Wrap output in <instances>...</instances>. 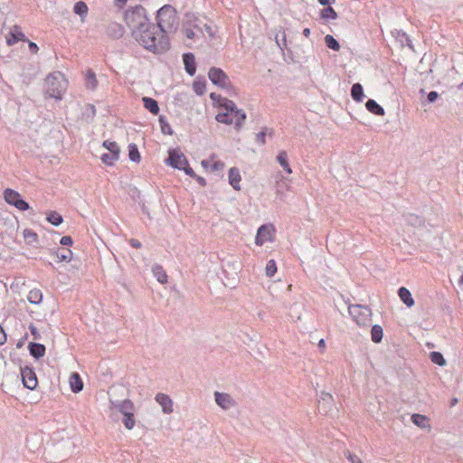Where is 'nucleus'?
Returning a JSON list of instances; mask_svg holds the SVG:
<instances>
[{
  "mask_svg": "<svg viewBox=\"0 0 463 463\" xmlns=\"http://www.w3.org/2000/svg\"><path fill=\"white\" fill-rule=\"evenodd\" d=\"M325 44L328 49L335 52L339 51L341 47L338 41L331 34H326L325 36Z\"/></svg>",
  "mask_w": 463,
  "mask_h": 463,
  "instance_id": "nucleus-41",
  "label": "nucleus"
},
{
  "mask_svg": "<svg viewBox=\"0 0 463 463\" xmlns=\"http://www.w3.org/2000/svg\"><path fill=\"white\" fill-rule=\"evenodd\" d=\"M322 399L324 401L332 400V395L328 392H322Z\"/></svg>",
  "mask_w": 463,
  "mask_h": 463,
  "instance_id": "nucleus-64",
  "label": "nucleus"
},
{
  "mask_svg": "<svg viewBox=\"0 0 463 463\" xmlns=\"http://www.w3.org/2000/svg\"><path fill=\"white\" fill-rule=\"evenodd\" d=\"M153 32L156 33V42L159 38H165L170 45L167 31L175 29L178 24L176 10L171 5H165L159 8L156 16Z\"/></svg>",
  "mask_w": 463,
  "mask_h": 463,
  "instance_id": "nucleus-2",
  "label": "nucleus"
},
{
  "mask_svg": "<svg viewBox=\"0 0 463 463\" xmlns=\"http://www.w3.org/2000/svg\"><path fill=\"white\" fill-rule=\"evenodd\" d=\"M128 243L130 246H132L133 248H136V249H140L142 247L141 242L138 240L134 239V238H131L130 240H128Z\"/></svg>",
  "mask_w": 463,
  "mask_h": 463,
  "instance_id": "nucleus-55",
  "label": "nucleus"
},
{
  "mask_svg": "<svg viewBox=\"0 0 463 463\" xmlns=\"http://www.w3.org/2000/svg\"><path fill=\"white\" fill-rule=\"evenodd\" d=\"M102 146L108 149L110 152H120V148L118 146V145L117 144V142L115 141H110V140H105L103 141V144Z\"/></svg>",
  "mask_w": 463,
  "mask_h": 463,
  "instance_id": "nucleus-47",
  "label": "nucleus"
},
{
  "mask_svg": "<svg viewBox=\"0 0 463 463\" xmlns=\"http://www.w3.org/2000/svg\"><path fill=\"white\" fill-rule=\"evenodd\" d=\"M20 373L25 388L34 390L38 386L37 375L32 364L22 365L20 364Z\"/></svg>",
  "mask_w": 463,
  "mask_h": 463,
  "instance_id": "nucleus-7",
  "label": "nucleus"
},
{
  "mask_svg": "<svg viewBox=\"0 0 463 463\" xmlns=\"http://www.w3.org/2000/svg\"><path fill=\"white\" fill-rule=\"evenodd\" d=\"M383 337V330L380 325H373L371 328V339L373 343L379 344Z\"/></svg>",
  "mask_w": 463,
  "mask_h": 463,
  "instance_id": "nucleus-28",
  "label": "nucleus"
},
{
  "mask_svg": "<svg viewBox=\"0 0 463 463\" xmlns=\"http://www.w3.org/2000/svg\"><path fill=\"white\" fill-rule=\"evenodd\" d=\"M7 336L4 328L0 326V345L6 342Z\"/></svg>",
  "mask_w": 463,
  "mask_h": 463,
  "instance_id": "nucleus-57",
  "label": "nucleus"
},
{
  "mask_svg": "<svg viewBox=\"0 0 463 463\" xmlns=\"http://www.w3.org/2000/svg\"><path fill=\"white\" fill-rule=\"evenodd\" d=\"M65 90L64 80L60 72L50 73L45 79V95L55 99H61Z\"/></svg>",
  "mask_w": 463,
  "mask_h": 463,
  "instance_id": "nucleus-4",
  "label": "nucleus"
},
{
  "mask_svg": "<svg viewBox=\"0 0 463 463\" xmlns=\"http://www.w3.org/2000/svg\"><path fill=\"white\" fill-rule=\"evenodd\" d=\"M85 84H86V87L89 90H95L97 88L98 80H97V78H96V74L90 69L88 70V71H87V74H86V77H85Z\"/></svg>",
  "mask_w": 463,
  "mask_h": 463,
  "instance_id": "nucleus-33",
  "label": "nucleus"
},
{
  "mask_svg": "<svg viewBox=\"0 0 463 463\" xmlns=\"http://www.w3.org/2000/svg\"><path fill=\"white\" fill-rule=\"evenodd\" d=\"M411 420L413 424L420 427V429H425L426 427L430 428L429 418L426 415L420 413H413L411 417Z\"/></svg>",
  "mask_w": 463,
  "mask_h": 463,
  "instance_id": "nucleus-25",
  "label": "nucleus"
},
{
  "mask_svg": "<svg viewBox=\"0 0 463 463\" xmlns=\"http://www.w3.org/2000/svg\"><path fill=\"white\" fill-rule=\"evenodd\" d=\"M60 243L63 246H72L73 240L71 236L65 235V236L61 237Z\"/></svg>",
  "mask_w": 463,
  "mask_h": 463,
  "instance_id": "nucleus-53",
  "label": "nucleus"
},
{
  "mask_svg": "<svg viewBox=\"0 0 463 463\" xmlns=\"http://www.w3.org/2000/svg\"><path fill=\"white\" fill-rule=\"evenodd\" d=\"M134 411H130L125 414H122L123 415L122 422H123L124 426L126 427V429H128V430H132L136 424Z\"/></svg>",
  "mask_w": 463,
  "mask_h": 463,
  "instance_id": "nucleus-38",
  "label": "nucleus"
},
{
  "mask_svg": "<svg viewBox=\"0 0 463 463\" xmlns=\"http://www.w3.org/2000/svg\"><path fill=\"white\" fill-rule=\"evenodd\" d=\"M186 156L181 152V150L176 148H170L168 150V156L165 159V165L175 168L181 170L185 165H187Z\"/></svg>",
  "mask_w": 463,
  "mask_h": 463,
  "instance_id": "nucleus-9",
  "label": "nucleus"
},
{
  "mask_svg": "<svg viewBox=\"0 0 463 463\" xmlns=\"http://www.w3.org/2000/svg\"><path fill=\"white\" fill-rule=\"evenodd\" d=\"M155 400L162 407V411L165 414L173 411V401L169 395L159 392L156 395Z\"/></svg>",
  "mask_w": 463,
  "mask_h": 463,
  "instance_id": "nucleus-13",
  "label": "nucleus"
},
{
  "mask_svg": "<svg viewBox=\"0 0 463 463\" xmlns=\"http://www.w3.org/2000/svg\"><path fill=\"white\" fill-rule=\"evenodd\" d=\"M88 5L83 1H78L74 4L73 11L76 14L80 15L81 18L85 17L88 14Z\"/></svg>",
  "mask_w": 463,
  "mask_h": 463,
  "instance_id": "nucleus-40",
  "label": "nucleus"
},
{
  "mask_svg": "<svg viewBox=\"0 0 463 463\" xmlns=\"http://www.w3.org/2000/svg\"><path fill=\"white\" fill-rule=\"evenodd\" d=\"M128 157L130 161L138 163L141 160V156L138 151V147L135 143H130L128 145Z\"/></svg>",
  "mask_w": 463,
  "mask_h": 463,
  "instance_id": "nucleus-35",
  "label": "nucleus"
},
{
  "mask_svg": "<svg viewBox=\"0 0 463 463\" xmlns=\"http://www.w3.org/2000/svg\"><path fill=\"white\" fill-rule=\"evenodd\" d=\"M224 111L215 116V120L225 125H232L235 118L234 128L237 131L241 130L244 124L247 115L241 109H238L234 101L224 102Z\"/></svg>",
  "mask_w": 463,
  "mask_h": 463,
  "instance_id": "nucleus-3",
  "label": "nucleus"
},
{
  "mask_svg": "<svg viewBox=\"0 0 463 463\" xmlns=\"http://www.w3.org/2000/svg\"><path fill=\"white\" fill-rule=\"evenodd\" d=\"M278 163L282 166L284 171L288 174L292 173V169L288 164V154L285 150L280 151L277 156Z\"/></svg>",
  "mask_w": 463,
  "mask_h": 463,
  "instance_id": "nucleus-26",
  "label": "nucleus"
},
{
  "mask_svg": "<svg viewBox=\"0 0 463 463\" xmlns=\"http://www.w3.org/2000/svg\"><path fill=\"white\" fill-rule=\"evenodd\" d=\"M194 179L201 185V186H206L207 182L205 178L196 175V176L194 177Z\"/></svg>",
  "mask_w": 463,
  "mask_h": 463,
  "instance_id": "nucleus-58",
  "label": "nucleus"
},
{
  "mask_svg": "<svg viewBox=\"0 0 463 463\" xmlns=\"http://www.w3.org/2000/svg\"><path fill=\"white\" fill-rule=\"evenodd\" d=\"M29 330H30L32 335L33 336L34 340H40L42 338V335H41L39 330L33 323L30 324Z\"/></svg>",
  "mask_w": 463,
  "mask_h": 463,
  "instance_id": "nucleus-49",
  "label": "nucleus"
},
{
  "mask_svg": "<svg viewBox=\"0 0 463 463\" xmlns=\"http://www.w3.org/2000/svg\"><path fill=\"white\" fill-rule=\"evenodd\" d=\"M70 387L72 392L79 393L83 389V381L78 373H72L70 376Z\"/></svg>",
  "mask_w": 463,
  "mask_h": 463,
  "instance_id": "nucleus-18",
  "label": "nucleus"
},
{
  "mask_svg": "<svg viewBox=\"0 0 463 463\" xmlns=\"http://www.w3.org/2000/svg\"><path fill=\"white\" fill-rule=\"evenodd\" d=\"M394 34V33H392ZM395 38L397 41L401 43L402 46H408L409 48L413 50V45L411 43V40L410 39V36L403 31H396L395 32Z\"/></svg>",
  "mask_w": 463,
  "mask_h": 463,
  "instance_id": "nucleus-29",
  "label": "nucleus"
},
{
  "mask_svg": "<svg viewBox=\"0 0 463 463\" xmlns=\"http://www.w3.org/2000/svg\"><path fill=\"white\" fill-rule=\"evenodd\" d=\"M28 337V335L25 334L16 344V348L20 349L23 347V345H24V342L26 341Z\"/></svg>",
  "mask_w": 463,
  "mask_h": 463,
  "instance_id": "nucleus-61",
  "label": "nucleus"
},
{
  "mask_svg": "<svg viewBox=\"0 0 463 463\" xmlns=\"http://www.w3.org/2000/svg\"><path fill=\"white\" fill-rule=\"evenodd\" d=\"M225 165L222 161H216L212 165V171H222L223 170Z\"/></svg>",
  "mask_w": 463,
  "mask_h": 463,
  "instance_id": "nucleus-54",
  "label": "nucleus"
},
{
  "mask_svg": "<svg viewBox=\"0 0 463 463\" xmlns=\"http://www.w3.org/2000/svg\"><path fill=\"white\" fill-rule=\"evenodd\" d=\"M276 272H277L276 261L274 260H269L267 262L266 269H265L266 276L271 278L275 275Z\"/></svg>",
  "mask_w": 463,
  "mask_h": 463,
  "instance_id": "nucleus-45",
  "label": "nucleus"
},
{
  "mask_svg": "<svg viewBox=\"0 0 463 463\" xmlns=\"http://www.w3.org/2000/svg\"><path fill=\"white\" fill-rule=\"evenodd\" d=\"M4 199L8 204L14 206L20 211L24 212L30 209L29 203L14 189L6 188L4 191Z\"/></svg>",
  "mask_w": 463,
  "mask_h": 463,
  "instance_id": "nucleus-8",
  "label": "nucleus"
},
{
  "mask_svg": "<svg viewBox=\"0 0 463 463\" xmlns=\"http://www.w3.org/2000/svg\"><path fill=\"white\" fill-rule=\"evenodd\" d=\"M348 313L358 326H367L372 321V310L364 305H349Z\"/></svg>",
  "mask_w": 463,
  "mask_h": 463,
  "instance_id": "nucleus-5",
  "label": "nucleus"
},
{
  "mask_svg": "<svg viewBox=\"0 0 463 463\" xmlns=\"http://www.w3.org/2000/svg\"><path fill=\"white\" fill-rule=\"evenodd\" d=\"M181 170H183L185 173V175L192 178L196 176V174L194 171V169L190 166L189 162H187V165H185V166H184Z\"/></svg>",
  "mask_w": 463,
  "mask_h": 463,
  "instance_id": "nucleus-52",
  "label": "nucleus"
},
{
  "mask_svg": "<svg viewBox=\"0 0 463 463\" xmlns=\"http://www.w3.org/2000/svg\"><path fill=\"white\" fill-rule=\"evenodd\" d=\"M27 299L31 304L38 305L43 300V293L38 288H33L30 290Z\"/></svg>",
  "mask_w": 463,
  "mask_h": 463,
  "instance_id": "nucleus-34",
  "label": "nucleus"
},
{
  "mask_svg": "<svg viewBox=\"0 0 463 463\" xmlns=\"http://www.w3.org/2000/svg\"><path fill=\"white\" fill-rule=\"evenodd\" d=\"M317 1L321 5H324L325 7L331 6L332 5H334L335 3V0H317Z\"/></svg>",
  "mask_w": 463,
  "mask_h": 463,
  "instance_id": "nucleus-60",
  "label": "nucleus"
},
{
  "mask_svg": "<svg viewBox=\"0 0 463 463\" xmlns=\"http://www.w3.org/2000/svg\"><path fill=\"white\" fill-rule=\"evenodd\" d=\"M274 134L273 129H269L267 127L262 128V129L257 134L256 141L260 145H264L266 143V136L269 135L272 137Z\"/></svg>",
  "mask_w": 463,
  "mask_h": 463,
  "instance_id": "nucleus-42",
  "label": "nucleus"
},
{
  "mask_svg": "<svg viewBox=\"0 0 463 463\" xmlns=\"http://www.w3.org/2000/svg\"><path fill=\"white\" fill-rule=\"evenodd\" d=\"M351 97L356 102H362L364 98V88L361 83L356 82L351 87Z\"/></svg>",
  "mask_w": 463,
  "mask_h": 463,
  "instance_id": "nucleus-23",
  "label": "nucleus"
},
{
  "mask_svg": "<svg viewBox=\"0 0 463 463\" xmlns=\"http://www.w3.org/2000/svg\"><path fill=\"white\" fill-rule=\"evenodd\" d=\"M110 409L116 410L121 414H125L130 411H135L134 403L129 399L124 401L119 400H109Z\"/></svg>",
  "mask_w": 463,
  "mask_h": 463,
  "instance_id": "nucleus-10",
  "label": "nucleus"
},
{
  "mask_svg": "<svg viewBox=\"0 0 463 463\" xmlns=\"http://www.w3.org/2000/svg\"><path fill=\"white\" fill-rule=\"evenodd\" d=\"M85 115L87 118H93L96 115L95 106L92 104H88L86 107Z\"/></svg>",
  "mask_w": 463,
  "mask_h": 463,
  "instance_id": "nucleus-50",
  "label": "nucleus"
},
{
  "mask_svg": "<svg viewBox=\"0 0 463 463\" xmlns=\"http://www.w3.org/2000/svg\"><path fill=\"white\" fill-rule=\"evenodd\" d=\"M119 153L120 152L104 153L101 156L100 159L103 164L107 165H112L114 162L119 158Z\"/></svg>",
  "mask_w": 463,
  "mask_h": 463,
  "instance_id": "nucleus-39",
  "label": "nucleus"
},
{
  "mask_svg": "<svg viewBox=\"0 0 463 463\" xmlns=\"http://www.w3.org/2000/svg\"><path fill=\"white\" fill-rule=\"evenodd\" d=\"M152 272L154 276L156 278L157 281L161 284H165L167 282V275L162 266L156 264L152 268Z\"/></svg>",
  "mask_w": 463,
  "mask_h": 463,
  "instance_id": "nucleus-27",
  "label": "nucleus"
},
{
  "mask_svg": "<svg viewBox=\"0 0 463 463\" xmlns=\"http://www.w3.org/2000/svg\"><path fill=\"white\" fill-rule=\"evenodd\" d=\"M184 33L185 37L188 39H194L195 36L194 32L193 31V29H190V28L185 29Z\"/></svg>",
  "mask_w": 463,
  "mask_h": 463,
  "instance_id": "nucleus-59",
  "label": "nucleus"
},
{
  "mask_svg": "<svg viewBox=\"0 0 463 463\" xmlns=\"http://www.w3.org/2000/svg\"><path fill=\"white\" fill-rule=\"evenodd\" d=\"M125 33L124 27L117 23L110 24L107 28V33L109 36L113 37L115 39H119L123 36Z\"/></svg>",
  "mask_w": 463,
  "mask_h": 463,
  "instance_id": "nucleus-21",
  "label": "nucleus"
},
{
  "mask_svg": "<svg viewBox=\"0 0 463 463\" xmlns=\"http://www.w3.org/2000/svg\"><path fill=\"white\" fill-rule=\"evenodd\" d=\"M228 178L229 184L232 185V187L236 191H240V182L241 180L240 170L235 166L231 167L229 169Z\"/></svg>",
  "mask_w": 463,
  "mask_h": 463,
  "instance_id": "nucleus-17",
  "label": "nucleus"
},
{
  "mask_svg": "<svg viewBox=\"0 0 463 463\" xmlns=\"http://www.w3.org/2000/svg\"><path fill=\"white\" fill-rule=\"evenodd\" d=\"M320 17L326 21L335 20L338 18V14L332 6L324 7L320 11Z\"/></svg>",
  "mask_w": 463,
  "mask_h": 463,
  "instance_id": "nucleus-32",
  "label": "nucleus"
},
{
  "mask_svg": "<svg viewBox=\"0 0 463 463\" xmlns=\"http://www.w3.org/2000/svg\"><path fill=\"white\" fill-rule=\"evenodd\" d=\"M211 100L213 103L214 107H217L220 109H222L224 111V102L225 101H232V99H229L227 98L222 97L220 94H217L215 92H212L209 95Z\"/></svg>",
  "mask_w": 463,
  "mask_h": 463,
  "instance_id": "nucleus-31",
  "label": "nucleus"
},
{
  "mask_svg": "<svg viewBox=\"0 0 463 463\" xmlns=\"http://www.w3.org/2000/svg\"><path fill=\"white\" fill-rule=\"evenodd\" d=\"M19 41H28L25 35L20 30L18 25H14L6 37V43L8 46H12L17 43Z\"/></svg>",
  "mask_w": 463,
  "mask_h": 463,
  "instance_id": "nucleus-14",
  "label": "nucleus"
},
{
  "mask_svg": "<svg viewBox=\"0 0 463 463\" xmlns=\"http://www.w3.org/2000/svg\"><path fill=\"white\" fill-rule=\"evenodd\" d=\"M209 80L221 89L233 90V86L223 70L218 67H211L208 71Z\"/></svg>",
  "mask_w": 463,
  "mask_h": 463,
  "instance_id": "nucleus-6",
  "label": "nucleus"
},
{
  "mask_svg": "<svg viewBox=\"0 0 463 463\" xmlns=\"http://www.w3.org/2000/svg\"><path fill=\"white\" fill-rule=\"evenodd\" d=\"M439 97V93L435 90H432L427 94V102L428 103H434L438 98Z\"/></svg>",
  "mask_w": 463,
  "mask_h": 463,
  "instance_id": "nucleus-51",
  "label": "nucleus"
},
{
  "mask_svg": "<svg viewBox=\"0 0 463 463\" xmlns=\"http://www.w3.org/2000/svg\"><path fill=\"white\" fill-rule=\"evenodd\" d=\"M46 220L52 223L53 226H59L60 224L62 223L63 222V218L61 216V214H60L58 212L56 211H50L48 213H47V217H46Z\"/></svg>",
  "mask_w": 463,
  "mask_h": 463,
  "instance_id": "nucleus-37",
  "label": "nucleus"
},
{
  "mask_svg": "<svg viewBox=\"0 0 463 463\" xmlns=\"http://www.w3.org/2000/svg\"><path fill=\"white\" fill-rule=\"evenodd\" d=\"M28 48L32 53H36L39 51L38 45L33 42L28 41Z\"/></svg>",
  "mask_w": 463,
  "mask_h": 463,
  "instance_id": "nucleus-56",
  "label": "nucleus"
},
{
  "mask_svg": "<svg viewBox=\"0 0 463 463\" xmlns=\"http://www.w3.org/2000/svg\"><path fill=\"white\" fill-rule=\"evenodd\" d=\"M140 204H141V211H142V213L144 214H146L149 219H151L148 208L146 206V204L144 203H142Z\"/></svg>",
  "mask_w": 463,
  "mask_h": 463,
  "instance_id": "nucleus-62",
  "label": "nucleus"
},
{
  "mask_svg": "<svg viewBox=\"0 0 463 463\" xmlns=\"http://www.w3.org/2000/svg\"><path fill=\"white\" fill-rule=\"evenodd\" d=\"M183 62L184 71L189 76H194L196 72V61L195 56L192 52H185L183 54Z\"/></svg>",
  "mask_w": 463,
  "mask_h": 463,
  "instance_id": "nucleus-11",
  "label": "nucleus"
},
{
  "mask_svg": "<svg viewBox=\"0 0 463 463\" xmlns=\"http://www.w3.org/2000/svg\"><path fill=\"white\" fill-rule=\"evenodd\" d=\"M398 296L400 299L408 307H411L414 305V299L411 296V291L405 287H401L398 289Z\"/></svg>",
  "mask_w": 463,
  "mask_h": 463,
  "instance_id": "nucleus-20",
  "label": "nucleus"
},
{
  "mask_svg": "<svg viewBox=\"0 0 463 463\" xmlns=\"http://www.w3.org/2000/svg\"><path fill=\"white\" fill-rule=\"evenodd\" d=\"M430 359L433 364H438L439 366H444L446 364V359L444 358L443 354L440 352H430Z\"/></svg>",
  "mask_w": 463,
  "mask_h": 463,
  "instance_id": "nucleus-43",
  "label": "nucleus"
},
{
  "mask_svg": "<svg viewBox=\"0 0 463 463\" xmlns=\"http://www.w3.org/2000/svg\"><path fill=\"white\" fill-rule=\"evenodd\" d=\"M365 107L370 113L375 116H383L385 114L383 108L374 99H369L365 103Z\"/></svg>",
  "mask_w": 463,
  "mask_h": 463,
  "instance_id": "nucleus-22",
  "label": "nucleus"
},
{
  "mask_svg": "<svg viewBox=\"0 0 463 463\" xmlns=\"http://www.w3.org/2000/svg\"><path fill=\"white\" fill-rule=\"evenodd\" d=\"M124 21L131 30V35L145 49L156 54L169 50L165 38H159L156 42V33L153 32L154 23L150 22L146 9L141 5L128 7L124 12Z\"/></svg>",
  "mask_w": 463,
  "mask_h": 463,
  "instance_id": "nucleus-1",
  "label": "nucleus"
},
{
  "mask_svg": "<svg viewBox=\"0 0 463 463\" xmlns=\"http://www.w3.org/2000/svg\"><path fill=\"white\" fill-rule=\"evenodd\" d=\"M59 261H71L72 259V251L70 249L60 250L59 249L52 252Z\"/></svg>",
  "mask_w": 463,
  "mask_h": 463,
  "instance_id": "nucleus-36",
  "label": "nucleus"
},
{
  "mask_svg": "<svg viewBox=\"0 0 463 463\" xmlns=\"http://www.w3.org/2000/svg\"><path fill=\"white\" fill-rule=\"evenodd\" d=\"M128 0H114V4L118 7H122L127 4Z\"/></svg>",
  "mask_w": 463,
  "mask_h": 463,
  "instance_id": "nucleus-63",
  "label": "nucleus"
},
{
  "mask_svg": "<svg viewBox=\"0 0 463 463\" xmlns=\"http://www.w3.org/2000/svg\"><path fill=\"white\" fill-rule=\"evenodd\" d=\"M276 43L278 46L283 50L284 48H287V39H286V33L285 31L279 32L275 36Z\"/></svg>",
  "mask_w": 463,
  "mask_h": 463,
  "instance_id": "nucleus-46",
  "label": "nucleus"
},
{
  "mask_svg": "<svg viewBox=\"0 0 463 463\" xmlns=\"http://www.w3.org/2000/svg\"><path fill=\"white\" fill-rule=\"evenodd\" d=\"M345 456L346 457V458L348 460H350L352 463H363L362 460L360 459V458L358 456H356L355 454L352 453L351 451L349 450H345Z\"/></svg>",
  "mask_w": 463,
  "mask_h": 463,
  "instance_id": "nucleus-48",
  "label": "nucleus"
},
{
  "mask_svg": "<svg viewBox=\"0 0 463 463\" xmlns=\"http://www.w3.org/2000/svg\"><path fill=\"white\" fill-rule=\"evenodd\" d=\"M24 238L28 245H33L38 241V235L33 230L25 229L24 231Z\"/></svg>",
  "mask_w": 463,
  "mask_h": 463,
  "instance_id": "nucleus-44",
  "label": "nucleus"
},
{
  "mask_svg": "<svg viewBox=\"0 0 463 463\" xmlns=\"http://www.w3.org/2000/svg\"><path fill=\"white\" fill-rule=\"evenodd\" d=\"M194 91L198 96H203L206 92V80L203 77H198L193 83Z\"/></svg>",
  "mask_w": 463,
  "mask_h": 463,
  "instance_id": "nucleus-24",
  "label": "nucleus"
},
{
  "mask_svg": "<svg viewBox=\"0 0 463 463\" xmlns=\"http://www.w3.org/2000/svg\"><path fill=\"white\" fill-rule=\"evenodd\" d=\"M269 240L270 231L267 225L263 224L257 231V234L255 236V243L259 246H261Z\"/></svg>",
  "mask_w": 463,
  "mask_h": 463,
  "instance_id": "nucleus-16",
  "label": "nucleus"
},
{
  "mask_svg": "<svg viewBox=\"0 0 463 463\" xmlns=\"http://www.w3.org/2000/svg\"><path fill=\"white\" fill-rule=\"evenodd\" d=\"M27 348H28L30 355H32L36 360H39L45 355L46 347L43 344L36 343V342H30L28 344Z\"/></svg>",
  "mask_w": 463,
  "mask_h": 463,
  "instance_id": "nucleus-15",
  "label": "nucleus"
},
{
  "mask_svg": "<svg viewBox=\"0 0 463 463\" xmlns=\"http://www.w3.org/2000/svg\"><path fill=\"white\" fill-rule=\"evenodd\" d=\"M214 399L217 405L222 408L223 410H228L234 405L233 399L228 393L215 392Z\"/></svg>",
  "mask_w": 463,
  "mask_h": 463,
  "instance_id": "nucleus-12",
  "label": "nucleus"
},
{
  "mask_svg": "<svg viewBox=\"0 0 463 463\" xmlns=\"http://www.w3.org/2000/svg\"><path fill=\"white\" fill-rule=\"evenodd\" d=\"M142 102L144 108L148 110L151 114L156 116L159 114L160 109L157 100L151 97H143Z\"/></svg>",
  "mask_w": 463,
  "mask_h": 463,
  "instance_id": "nucleus-19",
  "label": "nucleus"
},
{
  "mask_svg": "<svg viewBox=\"0 0 463 463\" xmlns=\"http://www.w3.org/2000/svg\"><path fill=\"white\" fill-rule=\"evenodd\" d=\"M158 122L160 125L161 132L164 135L173 136L174 130L172 129L167 118L164 115H159Z\"/></svg>",
  "mask_w": 463,
  "mask_h": 463,
  "instance_id": "nucleus-30",
  "label": "nucleus"
}]
</instances>
